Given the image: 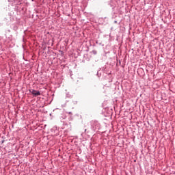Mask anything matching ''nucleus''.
<instances>
[{"label": "nucleus", "mask_w": 175, "mask_h": 175, "mask_svg": "<svg viewBox=\"0 0 175 175\" xmlns=\"http://www.w3.org/2000/svg\"><path fill=\"white\" fill-rule=\"evenodd\" d=\"M31 94H32L33 95H35V96H39V95H40V92L39 91H36L35 90H30Z\"/></svg>", "instance_id": "obj_1"}]
</instances>
